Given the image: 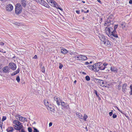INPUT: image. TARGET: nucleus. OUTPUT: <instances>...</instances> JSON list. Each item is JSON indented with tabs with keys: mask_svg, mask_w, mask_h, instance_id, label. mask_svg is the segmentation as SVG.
Returning <instances> with one entry per match:
<instances>
[{
	"mask_svg": "<svg viewBox=\"0 0 132 132\" xmlns=\"http://www.w3.org/2000/svg\"><path fill=\"white\" fill-rule=\"evenodd\" d=\"M13 123L16 125V126L14 125V126L15 127L14 128L15 129L20 130L23 128V126L22 124V123L20 122L18 120H15L13 121Z\"/></svg>",
	"mask_w": 132,
	"mask_h": 132,
	"instance_id": "obj_1",
	"label": "nucleus"
},
{
	"mask_svg": "<svg viewBox=\"0 0 132 132\" xmlns=\"http://www.w3.org/2000/svg\"><path fill=\"white\" fill-rule=\"evenodd\" d=\"M22 9V7L20 4H17L15 5V13L17 14L21 13Z\"/></svg>",
	"mask_w": 132,
	"mask_h": 132,
	"instance_id": "obj_2",
	"label": "nucleus"
},
{
	"mask_svg": "<svg viewBox=\"0 0 132 132\" xmlns=\"http://www.w3.org/2000/svg\"><path fill=\"white\" fill-rule=\"evenodd\" d=\"M113 16L111 15L109 16L105 21L104 25L105 26H108L113 23V22L111 20L113 18Z\"/></svg>",
	"mask_w": 132,
	"mask_h": 132,
	"instance_id": "obj_3",
	"label": "nucleus"
},
{
	"mask_svg": "<svg viewBox=\"0 0 132 132\" xmlns=\"http://www.w3.org/2000/svg\"><path fill=\"white\" fill-rule=\"evenodd\" d=\"M101 62H98L94 64V68L93 69V71L95 72H98L99 71L100 66L102 65Z\"/></svg>",
	"mask_w": 132,
	"mask_h": 132,
	"instance_id": "obj_4",
	"label": "nucleus"
},
{
	"mask_svg": "<svg viewBox=\"0 0 132 132\" xmlns=\"http://www.w3.org/2000/svg\"><path fill=\"white\" fill-rule=\"evenodd\" d=\"M76 114L77 117L79 118L83 119L85 121H86V119L88 118L87 116L85 114H84V116L80 113L78 112H77Z\"/></svg>",
	"mask_w": 132,
	"mask_h": 132,
	"instance_id": "obj_5",
	"label": "nucleus"
},
{
	"mask_svg": "<svg viewBox=\"0 0 132 132\" xmlns=\"http://www.w3.org/2000/svg\"><path fill=\"white\" fill-rule=\"evenodd\" d=\"M52 6L55 7L57 9H59L62 11H63V9L60 7V5H58L57 3L54 1H51V4H50Z\"/></svg>",
	"mask_w": 132,
	"mask_h": 132,
	"instance_id": "obj_6",
	"label": "nucleus"
},
{
	"mask_svg": "<svg viewBox=\"0 0 132 132\" xmlns=\"http://www.w3.org/2000/svg\"><path fill=\"white\" fill-rule=\"evenodd\" d=\"M15 118L18 120H19L22 122H24L27 120V119L23 117L20 115L17 114L15 116Z\"/></svg>",
	"mask_w": 132,
	"mask_h": 132,
	"instance_id": "obj_7",
	"label": "nucleus"
},
{
	"mask_svg": "<svg viewBox=\"0 0 132 132\" xmlns=\"http://www.w3.org/2000/svg\"><path fill=\"white\" fill-rule=\"evenodd\" d=\"M94 81L97 84L100 85L101 86H104L103 84H104V82L103 80L95 79Z\"/></svg>",
	"mask_w": 132,
	"mask_h": 132,
	"instance_id": "obj_8",
	"label": "nucleus"
},
{
	"mask_svg": "<svg viewBox=\"0 0 132 132\" xmlns=\"http://www.w3.org/2000/svg\"><path fill=\"white\" fill-rule=\"evenodd\" d=\"M9 68L13 70H15L16 66V64L13 63H10L9 65Z\"/></svg>",
	"mask_w": 132,
	"mask_h": 132,
	"instance_id": "obj_9",
	"label": "nucleus"
},
{
	"mask_svg": "<svg viewBox=\"0 0 132 132\" xmlns=\"http://www.w3.org/2000/svg\"><path fill=\"white\" fill-rule=\"evenodd\" d=\"M62 106L66 109H69V106L67 103H65L62 100H60Z\"/></svg>",
	"mask_w": 132,
	"mask_h": 132,
	"instance_id": "obj_10",
	"label": "nucleus"
},
{
	"mask_svg": "<svg viewBox=\"0 0 132 132\" xmlns=\"http://www.w3.org/2000/svg\"><path fill=\"white\" fill-rule=\"evenodd\" d=\"M77 57V60H85L87 59V57L85 56L81 55L76 56Z\"/></svg>",
	"mask_w": 132,
	"mask_h": 132,
	"instance_id": "obj_11",
	"label": "nucleus"
},
{
	"mask_svg": "<svg viewBox=\"0 0 132 132\" xmlns=\"http://www.w3.org/2000/svg\"><path fill=\"white\" fill-rule=\"evenodd\" d=\"M13 9V6L10 4H9L6 6V10L8 11H11Z\"/></svg>",
	"mask_w": 132,
	"mask_h": 132,
	"instance_id": "obj_12",
	"label": "nucleus"
},
{
	"mask_svg": "<svg viewBox=\"0 0 132 132\" xmlns=\"http://www.w3.org/2000/svg\"><path fill=\"white\" fill-rule=\"evenodd\" d=\"M2 70L4 73H8L10 72V69L7 66L3 68Z\"/></svg>",
	"mask_w": 132,
	"mask_h": 132,
	"instance_id": "obj_13",
	"label": "nucleus"
},
{
	"mask_svg": "<svg viewBox=\"0 0 132 132\" xmlns=\"http://www.w3.org/2000/svg\"><path fill=\"white\" fill-rule=\"evenodd\" d=\"M127 84L126 83H125L123 84L122 86V92L124 93L126 92L127 90Z\"/></svg>",
	"mask_w": 132,
	"mask_h": 132,
	"instance_id": "obj_14",
	"label": "nucleus"
},
{
	"mask_svg": "<svg viewBox=\"0 0 132 132\" xmlns=\"http://www.w3.org/2000/svg\"><path fill=\"white\" fill-rule=\"evenodd\" d=\"M98 36V37L102 42H104V41L106 39L105 36L103 35L99 34Z\"/></svg>",
	"mask_w": 132,
	"mask_h": 132,
	"instance_id": "obj_15",
	"label": "nucleus"
},
{
	"mask_svg": "<svg viewBox=\"0 0 132 132\" xmlns=\"http://www.w3.org/2000/svg\"><path fill=\"white\" fill-rule=\"evenodd\" d=\"M54 100L56 102L57 105L58 106H59L60 105V101H59V100H60V99L58 98L57 96H55L54 97Z\"/></svg>",
	"mask_w": 132,
	"mask_h": 132,
	"instance_id": "obj_16",
	"label": "nucleus"
},
{
	"mask_svg": "<svg viewBox=\"0 0 132 132\" xmlns=\"http://www.w3.org/2000/svg\"><path fill=\"white\" fill-rule=\"evenodd\" d=\"M104 44H105L107 46L110 47L111 45V44L109 40L106 39L104 42H102Z\"/></svg>",
	"mask_w": 132,
	"mask_h": 132,
	"instance_id": "obj_17",
	"label": "nucleus"
},
{
	"mask_svg": "<svg viewBox=\"0 0 132 132\" xmlns=\"http://www.w3.org/2000/svg\"><path fill=\"white\" fill-rule=\"evenodd\" d=\"M48 110L54 112V107L52 105H49V106L47 108Z\"/></svg>",
	"mask_w": 132,
	"mask_h": 132,
	"instance_id": "obj_18",
	"label": "nucleus"
},
{
	"mask_svg": "<svg viewBox=\"0 0 132 132\" xmlns=\"http://www.w3.org/2000/svg\"><path fill=\"white\" fill-rule=\"evenodd\" d=\"M44 104L46 106L47 108L49 106V105H51L49 102L48 100L47 99H45L44 100Z\"/></svg>",
	"mask_w": 132,
	"mask_h": 132,
	"instance_id": "obj_19",
	"label": "nucleus"
},
{
	"mask_svg": "<svg viewBox=\"0 0 132 132\" xmlns=\"http://www.w3.org/2000/svg\"><path fill=\"white\" fill-rule=\"evenodd\" d=\"M110 36H112L115 38H118V36L117 34L116 31H113L111 32V35H110Z\"/></svg>",
	"mask_w": 132,
	"mask_h": 132,
	"instance_id": "obj_20",
	"label": "nucleus"
},
{
	"mask_svg": "<svg viewBox=\"0 0 132 132\" xmlns=\"http://www.w3.org/2000/svg\"><path fill=\"white\" fill-rule=\"evenodd\" d=\"M122 28L125 30H127L128 26L125 22H122L121 24Z\"/></svg>",
	"mask_w": 132,
	"mask_h": 132,
	"instance_id": "obj_21",
	"label": "nucleus"
},
{
	"mask_svg": "<svg viewBox=\"0 0 132 132\" xmlns=\"http://www.w3.org/2000/svg\"><path fill=\"white\" fill-rule=\"evenodd\" d=\"M21 3L24 7H25L27 5V2L26 0H21Z\"/></svg>",
	"mask_w": 132,
	"mask_h": 132,
	"instance_id": "obj_22",
	"label": "nucleus"
},
{
	"mask_svg": "<svg viewBox=\"0 0 132 132\" xmlns=\"http://www.w3.org/2000/svg\"><path fill=\"white\" fill-rule=\"evenodd\" d=\"M20 71V69L18 68L16 70L14 71L11 74V75L12 76H14L16 74L19 73V72Z\"/></svg>",
	"mask_w": 132,
	"mask_h": 132,
	"instance_id": "obj_23",
	"label": "nucleus"
},
{
	"mask_svg": "<svg viewBox=\"0 0 132 132\" xmlns=\"http://www.w3.org/2000/svg\"><path fill=\"white\" fill-rule=\"evenodd\" d=\"M111 70L115 73H117L118 71L117 69L114 67H111L110 68Z\"/></svg>",
	"mask_w": 132,
	"mask_h": 132,
	"instance_id": "obj_24",
	"label": "nucleus"
},
{
	"mask_svg": "<svg viewBox=\"0 0 132 132\" xmlns=\"http://www.w3.org/2000/svg\"><path fill=\"white\" fill-rule=\"evenodd\" d=\"M41 5H43L47 8H49L50 6L45 2L44 1Z\"/></svg>",
	"mask_w": 132,
	"mask_h": 132,
	"instance_id": "obj_25",
	"label": "nucleus"
},
{
	"mask_svg": "<svg viewBox=\"0 0 132 132\" xmlns=\"http://www.w3.org/2000/svg\"><path fill=\"white\" fill-rule=\"evenodd\" d=\"M14 130V129L12 127H9L6 129L7 132H13Z\"/></svg>",
	"mask_w": 132,
	"mask_h": 132,
	"instance_id": "obj_26",
	"label": "nucleus"
},
{
	"mask_svg": "<svg viewBox=\"0 0 132 132\" xmlns=\"http://www.w3.org/2000/svg\"><path fill=\"white\" fill-rule=\"evenodd\" d=\"M61 53L64 54H65L68 53V51L65 48H63L61 50Z\"/></svg>",
	"mask_w": 132,
	"mask_h": 132,
	"instance_id": "obj_27",
	"label": "nucleus"
},
{
	"mask_svg": "<svg viewBox=\"0 0 132 132\" xmlns=\"http://www.w3.org/2000/svg\"><path fill=\"white\" fill-rule=\"evenodd\" d=\"M94 64L93 65H88L87 67H88L89 68L90 70H91L92 71H93V69L94 68Z\"/></svg>",
	"mask_w": 132,
	"mask_h": 132,
	"instance_id": "obj_28",
	"label": "nucleus"
},
{
	"mask_svg": "<svg viewBox=\"0 0 132 132\" xmlns=\"http://www.w3.org/2000/svg\"><path fill=\"white\" fill-rule=\"evenodd\" d=\"M37 3H39L40 4H42L43 2V0H35Z\"/></svg>",
	"mask_w": 132,
	"mask_h": 132,
	"instance_id": "obj_29",
	"label": "nucleus"
},
{
	"mask_svg": "<svg viewBox=\"0 0 132 132\" xmlns=\"http://www.w3.org/2000/svg\"><path fill=\"white\" fill-rule=\"evenodd\" d=\"M105 67L104 66V65H101L100 67V69H99V70H104L105 68Z\"/></svg>",
	"mask_w": 132,
	"mask_h": 132,
	"instance_id": "obj_30",
	"label": "nucleus"
},
{
	"mask_svg": "<svg viewBox=\"0 0 132 132\" xmlns=\"http://www.w3.org/2000/svg\"><path fill=\"white\" fill-rule=\"evenodd\" d=\"M130 91L129 92V94L130 95H132V84L130 85Z\"/></svg>",
	"mask_w": 132,
	"mask_h": 132,
	"instance_id": "obj_31",
	"label": "nucleus"
},
{
	"mask_svg": "<svg viewBox=\"0 0 132 132\" xmlns=\"http://www.w3.org/2000/svg\"><path fill=\"white\" fill-rule=\"evenodd\" d=\"M94 93L95 94L96 96L98 97V99L100 98V97L99 96V95L97 94V91L94 90Z\"/></svg>",
	"mask_w": 132,
	"mask_h": 132,
	"instance_id": "obj_32",
	"label": "nucleus"
},
{
	"mask_svg": "<svg viewBox=\"0 0 132 132\" xmlns=\"http://www.w3.org/2000/svg\"><path fill=\"white\" fill-rule=\"evenodd\" d=\"M108 29L109 32L110 34V32H111L112 31L113 29L112 28L110 27H109Z\"/></svg>",
	"mask_w": 132,
	"mask_h": 132,
	"instance_id": "obj_33",
	"label": "nucleus"
},
{
	"mask_svg": "<svg viewBox=\"0 0 132 132\" xmlns=\"http://www.w3.org/2000/svg\"><path fill=\"white\" fill-rule=\"evenodd\" d=\"M118 26V24L115 25L114 27V30H113L116 31V29L117 28Z\"/></svg>",
	"mask_w": 132,
	"mask_h": 132,
	"instance_id": "obj_34",
	"label": "nucleus"
},
{
	"mask_svg": "<svg viewBox=\"0 0 132 132\" xmlns=\"http://www.w3.org/2000/svg\"><path fill=\"white\" fill-rule=\"evenodd\" d=\"M16 79L18 82H20V78L19 76H18L16 77Z\"/></svg>",
	"mask_w": 132,
	"mask_h": 132,
	"instance_id": "obj_35",
	"label": "nucleus"
},
{
	"mask_svg": "<svg viewBox=\"0 0 132 132\" xmlns=\"http://www.w3.org/2000/svg\"><path fill=\"white\" fill-rule=\"evenodd\" d=\"M86 80L87 81H89L90 80V78L88 76H87L85 77Z\"/></svg>",
	"mask_w": 132,
	"mask_h": 132,
	"instance_id": "obj_36",
	"label": "nucleus"
},
{
	"mask_svg": "<svg viewBox=\"0 0 132 132\" xmlns=\"http://www.w3.org/2000/svg\"><path fill=\"white\" fill-rule=\"evenodd\" d=\"M6 117L5 116H3L2 119V121H4L6 119Z\"/></svg>",
	"mask_w": 132,
	"mask_h": 132,
	"instance_id": "obj_37",
	"label": "nucleus"
},
{
	"mask_svg": "<svg viewBox=\"0 0 132 132\" xmlns=\"http://www.w3.org/2000/svg\"><path fill=\"white\" fill-rule=\"evenodd\" d=\"M34 132H39V131L36 128H34Z\"/></svg>",
	"mask_w": 132,
	"mask_h": 132,
	"instance_id": "obj_38",
	"label": "nucleus"
},
{
	"mask_svg": "<svg viewBox=\"0 0 132 132\" xmlns=\"http://www.w3.org/2000/svg\"><path fill=\"white\" fill-rule=\"evenodd\" d=\"M117 117V115L115 114H113L112 116L113 118H115Z\"/></svg>",
	"mask_w": 132,
	"mask_h": 132,
	"instance_id": "obj_39",
	"label": "nucleus"
},
{
	"mask_svg": "<svg viewBox=\"0 0 132 132\" xmlns=\"http://www.w3.org/2000/svg\"><path fill=\"white\" fill-rule=\"evenodd\" d=\"M28 130L29 132H32V129L30 127L28 128Z\"/></svg>",
	"mask_w": 132,
	"mask_h": 132,
	"instance_id": "obj_40",
	"label": "nucleus"
},
{
	"mask_svg": "<svg viewBox=\"0 0 132 132\" xmlns=\"http://www.w3.org/2000/svg\"><path fill=\"white\" fill-rule=\"evenodd\" d=\"M63 67V65L62 64H60L59 67V68L60 69H61L62 68V67Z\"/></svg>",
	"mask_w": 132,
	"mask_h": 132,
	"instance_id": "obj_41",
	"label": "nucleus"
},
{
	"mask_svg": "<svg viewBox=\"0 0 132 132\" xmlns=\"http://www.w3.org/2000/svg\"><path fill=\"white\" fill-rule=\"evenodd\" d=\"M4 45V43L2 42H0V45L1 46H3Z\"/></svg>",
	"mask_w": 132,
	"mask_h": 132,
	"instance_id": "obj_42",
	"label": "nucleus"
},
{
	"mask_svg": "<svg viewBox=\"0 0 132 132\" xmlns=\"http://www.w3.org/2000/svg\"><path fill=\"white\" fill-rule=\"evenodd\" d=\"M76 13L78 14H79L80 13V11L79 10H76Z\"/></svg>",
	"mask_w": 132,
	"mask_h": 132,
	"instance_id": "obj_43",
	"label": "nucleus"
},
{
	"mask_svg": "<svg viewBox=\"0 0 132 132\" xmlns=\"http://www.w3.org/2000/svg\"><path fill=\"white\" fill-rule=\"evenodd\" d=\"M112 114H113V113L112 112H110L109 113V115L110 116H112Z\"/></svg>",
	"mask_w": 132,
	"mask_h": 132,
	"instance_id": "obj_44",
	"label": "nucleus"
},
{
	"mask_svg": "<svg viewBox=\"0 0 132 132\" xmlns=\"http://www.w3.org/2000/svg\"><path fill=\"white\" fill-rule=\"evenodd\" d=\"M2 123L1 122V121H0V127H1V128H2Z\"/></svg>",
	"mask_w": 132,
	"mask_h": 132,
	"instance_id": "obj_45",
	"label": "nucleus"
},
{
	"mask_svg": "<svg viewBox=\"0 0 132 132\" xmlns=\"http://www.w3.org/2000/svg\"><path fill=\"white\" fill-rule=\"evenodd\" d=\"M48 3H50L51 4V1H54L53 0H46Z\"/></svg>",
	"mask_w": 132,
	"mask_h": 132,
	"instance_id": "obj_46",
	"label": "nucleus"
},
{
	"mask_svg": "<svg viewBox=\"0 0 132 132\" xmlns=\"http://www.w3.org/2000/svg\"><path fill=\"white\" fill-rule=\"evenodd\" d=\"M37 56L36 55H35L33 57V58L35 59H37Z\"/></svg>",
	"mask_w": 132,
	"mask_h": 132,
	"instance_id": "obj_47",
	"label": "nucleus"
},
{
	"mask_svg": "<svg viewBox=\"0 0 132 132\" xmlns=\"http://www.w3.org/2000/svg\"><path fill=\"white\" fill-rule=\"evenodd\" d=\"M103 65H104V66L105 67V66H106L108 65V64L106 63H104L103 64Z\"/></svg>",
	"mask_w": 132,
	"mask_h": 132,
	"instance_id": "obj_48",
	"label": "nucleus"
},
{
	"mask_svg": "<svg viewBox=\"0 0 132 132\" xmlns=\"http://www.w3.org/2000/svg\"><path fill=\"white\" fill-rule=\"evenodd\" d=\"M52 125V122H50L49 124V126L51 127V126Z\"/></svg>",
	"mask_w": 132,
	"mask_h": 132,
	"instance_id": "obj_49",
	"label": "nucleus"
},
{
	"mask_svg": "<svg viewBox=\"0 0 132 132\" xmlns=\"http://www.w3.org/2000/svg\"><path fill=\"white\" fill-rule=\"evenodd\" d=\"M14 24H15L17 25H19L20 24L19 23H18L16 22H15L14 23Z\"/></svg>",
	"mask_w": 132,
	"mask_h": 132,
	"instance_id": "obj_50",
	"label": "nucleus"
},
{
	"mask_svg": "<svg viewBox=\"0 0 132 132\" xmlns=\"http://www.w3.org/2000/svg\"><path fill=\"white\" fill-rule=\"evenodd\" d=\"M117 109L120 112H121V113H122V111L120 110L118 108V107H117Z\"/></svg>",
	"mask_w": 132,
	"mask_h": 132,
	"instance_id": "obj_51",
	"label": "nucleus"
},
{
	"mask_svg": "<svg viewBox=\"0 0 132 132\" xmlns=\"http://www.w3.org/2000/svg\"><path fill=\"white\" fill-rule=\"evenodd\" d=\"M121 86H120V85H118V89L119 90H120V89L121 88Z\"/></svg>",
	"mask_w": 132,
	"mask_h": 132,
	"instance_id": "obj_52",
	"label": "nucleus"
},
{
	"mask_svg": "<svg viewBox=\"0 0 132 132\" xmlns=\"http://www.w3.org/2000/svg\"><path fill=\"white\" fill-rule=\"evenodd\" d=\"M97 1L99 2L100 4H102V2L100 0H97Z\"/></svg>",
	"mask_w": 132,
	"mask_h": 132,
	"instance_id": "obj_53",
	"label": "nucleus"
},
{
	"mask_svg": "<svg viewBox=\"0 0 132 132\" xmlns=\"http://www.w3.org/2000/svg\"><path fill=\"white\" fill-rule=\"evenodd\" d=\"M129 3L130 4H132V0H130L129 1Z\"/></svg>",
	"mask_w": 132,
	"mask_h": 132,
	"instance_id": "obj_54",
	"label": "nucleus"
},
{
	"mask_svg": "<svg viewBox=\"0 0 132 132\" xmlns=\"http://www.w3.org/2000/svg\"><path fill=\"white\" fill-rule=\"evenodd\" d=\"M89 64V63L88 62H86L85 63V64L86 65H88Z\"/></svg>",
	"mask_w": 132,
	"mask_h": 132,
	"instance_id": "obj_55",
	"label": "nucleus"
},
{
	"mask_svg": "<svg viewBox=\"0 0 132 132\" xmlns=\"http://www.w3.org/2000/svg\"><path fill=\"white\" fill-rule=\"evenodd\" d=\"M89 12V10H87L86 11H84V13H87Z\"/></svg>",
	"mask_w": 132,
	"mask_h": 132,
	"instance_id": "obj_56",
	"label": "nucleus"
},
{
	"mask_svg": "<svg viewBox=\"0 0 132 132\" xmlns=\"http://www.w3.org/2000/svg\"><path fill=\"white\" fill-rule=\"evenodd\" d=\"M82 73L84 74V75H86V73L85 72H82Z\"/></svg>",
	"mask_w": 132,
	"mask_h": 132,
	"instance_id": "obj_57",
	"label": "nucleus"
},
{
	"mask_svg": "<svg viewBox=\"0 0 132 132\" xmlns=\"http://www.w3.org/2000/svg\"><path fill=\"white\" fill-rule=\"evenodd\" d=\"M77 82V81L76 80H75L74 82V84H76V82Z\"/></svg>",
	"mask_w": 132,
	"mask_h": 132,
	"instance_id": "obj_58",
	"label": "nucleus"
},
{
	"mask_svg": "<svg viewBox=\"0 0 132 132\" xmlns=\"http://www.w3.org/2000/svg\"><path fill=\"white\" fill-rule=\"evenodd\" d=\"M1 1H6V0H0Z\"/></svg>",
	"mask_w": 132,
	"mask_h": 132,
	"instance_id": "obj_59",
	"label": "nucleus"
},
{
	"mask_svg": "<svg viewBox=\"0 0 132 132\" xmlns=\"http://www.w3.org/2000/svg\"><path fill=\"white\" fill-rule=\"evenodd\" d=\"M82 19L83 20H84L85 19V18H84V17H83V18H82Z\"/></svg>",
	"mask_w": 132,
	"mask_h": 132,
	"instance_id": "obj_60",
	"label": "nucleus"
},
{
	"mask_svg": "<svg viewBox=\"0 0 132 132\" xmlns=\"http://www.w3.org/2000/svg\"><path fill=\"white\" fill-rule=\"evenodd\" d=\"M89 63V64H90L92 63V61H90Z\"/></svg>",
	"mask_w": 132,
	"mask_h": 132,
	"instance_id": "obj_61",
	"label": "nucleus"
},
{
	"mask_svg": "<svg viewBox=\"0 0 132 132\" xmlns=\"http://www.w3.org/2000/svg\"><path fill=\"white\" fill-rule=\"evenodd\" d=\"M83 3H85V1H82Z\"/></svg>",
	"mask_w": 132,
	"mask_h": 132,
	"instance_id": "obj_62",
	"label": "nucleus"
},
{
	"mask_svg": "<svg viewBox=\"0 0 132 132\" xmlns=\"http://www.w3.org/2000/svg\"><path fill=\"white\" fill-rule=\"evenodd\" d=\"M44 71H43L42 72H45V70H44Z\"/></svg>",
	"mask_w": 132,
	"mask_h": 132,
	"instance_id": "obj_63",
	"label": "nucleus"
},
{
	"mask_svg": "<svg viewBox=\"0 0 132 132\" xmlns=\"http://www.w3.org/2000/svg\"><path fill=\"white\" fill-rule=\"evenodd\" d=\"M83 10H81V11H82V12H83Z\"/></svg>",
	"mask_w": 132,
	"mask_h": 132,
	"instance_id": "obj_64",
	"label": "nucleus"
}]
</instances>
